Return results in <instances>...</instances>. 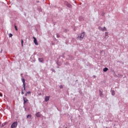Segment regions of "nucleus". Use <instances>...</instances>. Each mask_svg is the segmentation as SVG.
Listing matches in <instances>:
<instances>
[{
	"label": "nucleus",
	"mask_w": 128,
	"mask_h": 128,
	"mask_svg": "<svg viewBox=\"0 0 128 128\" xmlns=\"http://www.w3.org/2000/svg\"><path fill=\"white\" fill-rule=\"evenodd\" d=\"M26 96H28V94L26 93V94H25Z\"/></svg>",
	"instance_id": "b1692460"
},
{
	"label": "nucleus",
	"mask_w": 128,
	"mask_h": 128,
	"mask_svg": "<svg viewBox=\"0 0 128 128\" xmlns=\"http://www.w3.org/2000/svg\"><path fill=\"white\" fill-rule=\"evenodd\" d=\"M0 96H2V94L1 92H0Z\"/></svg>",
	"instance_id": "5701e85b"
},
{
	"label": "nucleus",
	"mask_w": 128,
	"mask_h": 128,
	"mask_svg": "<svg viewBox=\"0 0 128 128\" xmlns=\"http://www.w3.org/2000/svg\"><path fill=\"white\" fill-rule=\"evenodd\" d=\"M24 94V90H22V94Z\"/></svg>",
	"instance_id": "412c9836"
},
{
	"label": "nucleus",
	"mask_w": 128,
	"mask_h": 128,
	"mask_svg": "<svg viewBox=\"0 0 128 128\" xmlns=\"http://www.w3.org/2000/svg\"><path fill=\"white\" fill-rule=\"evenodd\" d=\"M33 38L34 39V44H35L36 46H38V40H36V38L34 37H33Z\"/></svg>",
	"instance_id": "39448f33"
},
{
	"label": "nucleus",
	"mask_w": 128,
	"mask_h": 128,
	"mask_svg": "<svg viewBox=\"0 0 128 128\" xmlns=\"http://www.w3.org/2000/svg\"><path fill=\"white\" fill-rule=\"evenodd\" d=\"M40 113L38 112L36 114V116H37V118H40Z\"/></svg>",
	"instance_id": "6e6552de"
},
{
	"label": "nucleus",
	"mask_w": 128,
	"mask_h": 128,
	"mask_svg": "<svg viewBox=\"0 0 128 128\" xmlns=\"http://www.w3.org/2000/svg\"><path fill=\"white\" fill-rule=\"evenodd\" d=\"M112 96H114V91H112Z\"/></svg>",
	"instance_id": "2eb2a0df"
},
{
	"label": "nucleus",
	"mask_w": 128,
	"mask_h": 128,
	"mask_svg": "<svg viewBox=\"0 0 128 128\" xmlns=\"http://www.w3.org/2000/svg\"><path fill=\"white\" fill-rule=\"evenodd\" d=\"M98 30H102V32L106 31V27H104L102 28L100 26H99L98 27Z\"/></svg>",
	"instance_id": "20e7f679"
},
{
	"label": "nucleus",
	"mask_w": 128,
	"mask_h": 128,
	"mask_svg": "<svg viewBox=\"0 0 128 128\" xmlns=\"http://www.w3.org/2000/svg\"><path fill=\"white\" fill-rule=\"evenodd\" d=\"M26 94H30V92L29 91V92H27Z\"/></svg>",
	"instance_id": "6ab92c4d"
},
{
	"label": "nucleus",
	"mask_w": 128,
	"mask_h": 128,
	"mask_svg": "<svg viewBox=\"0 0 128 128\" xmlns=\"http://www.w3.org/2000/svg\"><path fill=\"white\" fill-rule=\"evenodd\" d=\"M38 60L40 62H44V58H39Z\"/></svg>",
	"instance_id": "1a4fd4ad"
},
{
	"label": "nucleus",
	"mask_w": 128,
	"mask_h": 128,
	"mask_svg": "<svg viewBox=\"0 0 128 128\" xmlns=\"http://www.w3.org/2000/svg\"><path fill=\"white\" fill-rule=\"evenodd\" d=\"M18 126V122H14L11 125L10 128H16Z\"/></svg>",
	"instance_id": "f03ea898"
},
{
	"label": "nucleus",
	"mask_w": 128,
	"mask_h": 128,
	"mask_svg": "<svg viewBox=\"0 0 128 128\" xmlns=\"http://www.w3.org/2000/svg\"><path fill=\"white\" fill-rule=\"evenodd\" d=\"M23 100H24V104H26L28 102V100L26 99V98L23 97Z\"/></svg>",
	"instance_id": "423d86ee"
},
{
	"label": "nucleus",
	"mask_w": 128,
	"mask_h": 128,
	"mask_svg": "<svg viewBox=\"0 0 128 128\" xmlns=\"http://www.w3.org/2000/svg\"><path fill=\"white\" fill-rule=\"evenodd\" d=\"M56 36L57 38H60V35H58V34H56Z\"/></svg>",
	"instance_id": "4be33fe9"
},
{
	"label": "nucleus",
	"mask_w": 128,
	"mask_h": 128,
	"mask_svg": "<svg viewBox=\"0 0 128 128\" xmlns=\"http://www.w3.org/2000/svg\"><path fill=\"white\" fill-rule=\"evenodd\" d=\"M12 34H9V38H12Z\"/></svg>",
	"instance_id": "4468645a"
},
{
	"label": "nucleus",
	"mask_w": 128,
	"mask_h": 128,
	"mask_svg": "<svg viewBox=\"0 0 128 128\" xmlns=\"http://www.w3.org/2000/svg\"><path fill=\"white\" fill-rule=\"evenodd\" d=\"M15 30H18V28L16 27V26H14Z\"/></svg>",
	"instance_id": "dca6fc26"
},
{
	"label": "nucleus",
	"mask_w": 128,
	"mask_h": 128,
	"mask_svg": "<svg viewBox=\"0 0 128 128\" xmlns=\"http://www.w3.org/2000/svg\"><path fill=\"white\" fill-rule=\"evenodd\" d=\"M105 34H106L105 36H106V37L108 36V32H106Z\"/></svg>",
	"instance_id": "a211bd4d"
},
{
	"label": "nucleus",
	"mask_w": 128,
	"mask_h": 128,
	"mask_svg": "<svg viewBox=\"0 0 128 128\" xmlns=\"http://www.w3.org/2000/svg\"><path fill=\"white\" fill-rule=\"evenodd\" d=\"M100 95V96H102V93L101 92Z\"/></svg>",
	"instance_id": "aec40b11"
},
{
	"label": "nucleus",
	"mask_w": 128,
	"mask_h": 128,
	"mask_svg": "<svg viewBox=\"0 0 128 128\" xmlns=\"http://www.w3.org/2000/svg\"><path fill=\"white\" fill-rule=\"evenodd\" d=\"M22 46H24V40H21Z\"/></svg>",
	"instance_id": "9b49d317"
},
{
	"label": "nucleus",
	"mask_w": 128,
	"mask_h": 128,
	"mask_svg": "<svg viewBox=\"0 0 128 128\" xmlns=\"http://www.w3.org/2000/svg\"><path fill=\"white\" fill-rule=\"evenodd\" d=\"M50 100V96H46L45 97V102H48Z\"/></svg>",
	"instance_id": "0eeeda50"
},
{
	"label": "nucleus",
	"mask_w": 128,
	"mask_h": 128,
	"mask_svg": "<svg viewBox=\"0 0 128 128\" xmlns=\"http://www.w3.org/2000/svg\"><path fill=\"white\" fill-rule=\"evenodd\" d=\"M22 80L23 83L24 90H26V80H24V78H22Z\"/></svg>",
	"instance_id": "7ed1b4c3"
},
{
	"label": "nucleus",
	"mask_w": 128,
	"mask_h": 128,
	"mask_svg": "<svg viewBox=\"0 0 128 128\" xmlns=\"http://www.w3.org/2000/svg\"><path fill=\"white\" fill-rule=\"evenodd\" d=\"M63 86H62V85H60V88H62Z\"/></svg>",
	"instance_id": "f3484780"
},
{
	"label": "nucleus",
	"mask_w": 128,
	"mask_h": 128,
	"mask_svg": "<svg viewBox=\"0 0 128 128\" xmlns=\"http://www.w3.org/2000/svg\"><path fill=\"white\" fill-rule=\"evenodd\" d=\"M32 118V116L30 114L28 115L27 118Z\"/></svg>",
	"instance_id": "ddd939ff"
},
{
	"label": "nucleus",
	"mask_w": 128,
	"mask_h": 128,
	"mask_svg": "<svg viewBox=\"0 0 128 128\" xmlns=\"http://www.w3.org/2000/svg\"><path fill=\"white\" fill-rule=\"evenodd\" d=\"M108 68H105L103 70V72H108Z\"/></svg>",
	"instance_id": "9d476101"
},
{
	"label": "nucleus",
	"mask_w": 128,
	"mask_h": 128,
	"mask_svg": "<svg viewBox=\"0 0 128 128\" xmlns=\"http://www.w3.org/2000/svg\"><path fill=\"white\" fill-rule=\"evenodd\" d=\"M84 38V32H82L81 34H79L78 38L80 40H82Z\"/></svg>",
	"instance_id": "f257e3e1"
},
{
	"label": "nucleus",
	"mask_w": 128,
	"mask_h": 128,
	"mask_svg": "<svg viewBox=\"0 0 128 128\" xmlns=\"http://www.w3.org/2000/svg\"><path fill=\"white\" fill-rule=\"evenodd\" d=\"M67 6H68V8H72V5H70V4H67Z\"/></svg>",
	"instance_id": "f8f14e48"
}]
</instances>
